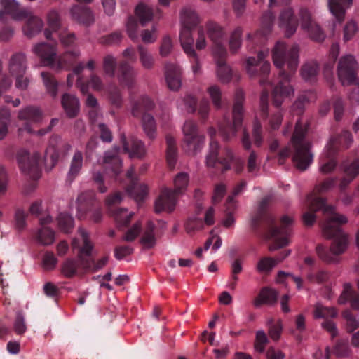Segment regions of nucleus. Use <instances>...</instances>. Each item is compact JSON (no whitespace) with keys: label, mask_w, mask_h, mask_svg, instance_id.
Returning a JSON list of instances; mask_svg holds the SVG:
<instances>
[{"label":"nucleus","mask_w":359,"mask_h":359,"mask_svg":"<svg viewBox=\"0 0 359 359\" xmlns=\"http://www.w3.org/2000/svg\"><path fill=\"white\" fill-rule=\"evenodd\" d=\"M299 48L293 45L287 48L286 44L278 41L273 50V60L275 66L279 69L278 82L272 90L273 104L276 108L271 116L269 111V90L264 88L260 96V111L263 119H269L271 130L279 128L283 121V114L279 107L286 98L294 93L291 78L294 74L299 63Z\"/></svg>","instance_id":"obj_1"},{"label":"nucleus","mask_w":359,"mask_h":359,"mask_svg":"<svg viewBox=\"0 0 359 359\" xmlns=\"http://www.w3.org/2000/svg\"><path fill=\"white\" fill-rule=\"evenodd\" d=\"M306 203L309 211L302 215L304 224L312 226L316 221L315 212L322 210L324 215V219L321 222L323 234L328 239H333L330 250L322 244L317 245L316 251L318 256L327 263L338 262L337 256L344 253L348 244V236L340 227L341 224L347 222V218L337 213L334 206L327 205L325 198L314 194L307 196Z\"/></svg>","instance_id":"obj_2"},{"label":"nucleus","mask_w":359,"mask_h":359,"mask_svg":"<svg viewBox=\"0 0 359 359\" xmlns=\"http://www.w3.org/2000/svg\"><path fill=\"white\" fill-rule=\"evenodd\" d=\"M269 201V197L261 200L257 212L252 218L251 227L266 239L273 241L269 248L270 251H274L289 244L293 219L284 215L280 219V225H278L274 217L266 211Z\"/></svg>","instance_id":"obj_3"},{"label":"nucleus","mask_w":359,"mask_h":359,"mask_svg":"<svg viewBox=\"0 0 359 359\" xmlns=\"http://www.w3.org/2000/svg\"><path fill=\"white\" fill-rule=\"evenodd\" d=\"M273 20V15L271 12H266L262 18L261 29L254 34L249 33L247 36L248 48L250 51L257 53V57H250L247 59V72L250 77H258L262 86L271 84L268 80L271 65L267 61H263L268 55L269 50H265L263 45L272 29Z\"/></svg>","instance_id":"obj_4"},{"label":"nucleus","mask_w":359,"mask_h":359,"mask_svg":"<svg viewBox=\"0 0 359 359\" xmlns=\"http://www.w3.org/2000/svg\"><path fill=\"white\" fill-rule=\"evenodd\" d=\"M309 127L307 121L304 122L302 118L297 121L290 140L291 145L285 147L278 153L280 164H283L285 160L292 155L297 169L305 170L311 165L313 161V154L310 151L311 144L306 137Z\"/></svg>","instance_id":"obj_5"},{"label":"nucleus","mask_w":359,"mask_h":359,"mask_svg":"<svg viewBox=\"0 0 359 359\" xmlns=\"http://www.w3.org/2000/svg\"><path fill=\"white\" fill-rule=\"evenodd\" d=\"M189 177L186 172H180L174 180L175 189L165 188L162 190L161 195L155 202V212L159 213L162 211L171 212L174 210L177 198L187 189Z\"/></svg>","instance_id":"obj_6"},{"label":"nucleus","mask_w":359,"mask_h":359,"mask_svg":"<svg viewBox=\"0 0 359 359\" xmlns=\"http://www.w3.org/2000/svg\"><path fill=\"white\" fill-rule=\"evenodd\" d=\"M1 4L5 11L17 20L27 18L24 27V34L31 38L39 33L43 26V22L39 18L31 15V13L25 8H21L19 4L15 0H1Z\"/></svg>","instance_id":"obj_7"},{"label":"nucleus","mask_w":359,"mask_h":359,"mask_svg":"<svg viewBox=\"0 0 359 359\" xmlns=\"http://www.w3.org/2000/svg\"><path fill=\"white\" fill-rule=\"evenodd\" d=\"M34 52L41 57L43 65L50 66L57 69L67 68L79 56L78 51H67L57 59L55 46L46 43H41L35 46Z\"/></svg>","instance_id":"obj_8"},{"label":"nucleus","mask_w":359,"mask_h":359,"mask_svg":"<svg viewBox=\"0 0 359 359\" xmlns=\"http://www.w3.org/2000/svg\"><path fill=\"white\" fill-rule=\"evenodd\" d=\"M244 93L241 90L236 92L233 107V122L229 118H224L219 125V130L224 140L228 141L235 137L243 123Z\"/></svg>","instance_id":"obj_9"},{"label":"nucleus","mask_w":359,"mask_h":359,"mask_svg":"<svg viewBox=\"0 0 359 359\" xmlns=\"http://www.w3.org/2000/svg\"><path fill=\"white\" fill-rule=\"evenodd\" d=\"M154 107V102L147 96H142L133 104L132 108L133 116L142 117L143 130L151 140L156 137V124L154 116L148 112Z\"/></svg>","instance_id":"obj_10"},{"label":"nucleus","mask_w":359,"mask_h":359,"mask_svg":"<svg viewBox=\"0 0 359 359\" xmlns=\"http://www.w3.org/2000/svg\"><path fill=\"white\" fill-rule=\"evenodd\" d=\"M182 130L184 136L183 149L188 155H196L203 147L204 135L199 133L196 123L190 120L184 123Z\"/></svg>","instance_id":"obj_11"},{"label":"nucleus","mask_w":359,"mask_h":359,"mask_svg":"<svg viewBox=\"0 0 359 359\" xmlns=\"http://www.w3.org/2000/svg\"><path fill=\"white\" fill-rule=\"evenodd\" d=\"M215 133L216 130L214 128L209 129L210 142L209 153L206 157V165L208 168H215L224 172L231 168V163L233 156L230 150H227L226 157H218L219 144L214 138Z\"/></svg>","instance_id":"obj_12"},{"label":"nucleus","mask_w":359,"mask_h":359,"mask_svg":"<svg viewBox=\"0 0 359 359\" xmlns=\"http://www.w3.org/2000/svg\"><path fill=\"white\" fill-rule=\"evenodd\" d=\"M17 160L22 173L33 180H37L41 175V158L39 153L31 155L25 149L20 150L17 154Z\"/></svg>","instance_id":"obj_13"},{"label":"nucleus","mask_w":359,"mask_h":359,"mask_svg":"<svg viewBox=\"0 0 359 359\" xmlns=\"http://www.w3.org/2000/svg\"><path fill=\"white\" fill-rule=\"evenodd\" d=\"M95 196V192L93 191H86L79 194L77 198V210L80 219L85 217L89 212L91 219L97 223L102 220V212Z\"/></svg>","instance_id":"obj_14"},{"label":"nucleus","mask_w":359,"mask_h":359,"mask_svg":"<svg viewBox=\"0 0 359 359\" xmlns=\"http://www.w3.org/2000/svg\"><path fill=\"white\" fill-rule=\"evenodd\" d=\"M123 56L126 60L120 61L118 67L117 77L122 85L128 88H132L135 82V72L134 69L129 65V62H135L136 61L135 50L133 48H126L123 52Z\"/></svg>","instance_id":"obj_15"},{"label":"nucleus","mask_w":359,"mask_h":359,"mask_svg":"<svg viewBox=\"0 0 359 359\" xmlns=\"http://www.w3.org/2000/svg\"><path fill=\"white\" fill-rule=\"evenodd\" d=\"M337 74L342 85H351L356 83L358 66L355 58L348 55L342 57L337 65Z\"/></svg>","instance_id":"obj_16"},{"label":"nucleus","mask_w":359,"mask_h":359,"mask_svg":"<svg viewBox=\"0 0 359 359\" xmlns=\"http://www.w3.org/2000/svg\"><path fill=\"white\" fill-rule=\"evenodd\" d=\"M18 119L21 123L20 130H25L32 133L33 126L37 125L43 119V112L40 108L35 106H27L18 111Z\"/></svg>","instance_id":"obj_17"},{"label":"nucleus","mask_w":359,"mask_h":359,"mask_svg":"<svg viewBox=\"0 0 359 359\" xmlns=\"http://www.w3.org/2000/svg\"><path fill=\"white\" fill-rule=\"evenodd\" d=\"M121 200L122 194L121 192L117 191L107 197L105 205L108 208L109 212L114 217L116 221L121 226H126L130 223L133 214L132 212L128 213L127 209L114 208L121 203Z\"/></svg>","instance_id":"obj_18"},{"label":"nucleus","mask_w":359,"mask_h":359,"mask_svg":"<svg viewBox=\"0 0 359 359\" xmlns=\"http://www.w3.org/2000/svg\"><path fill=\"white\" fill-rule=\"evenodd\" d=\"M208 36L213 44L214 55L223 57L227 54L225 46L226 34L223 28L217 23L208 22L206 24Z\"/></svg>","instance_id":"obj_19"},{"label":"nucleus","mask_w":359,"mask_h":359,"mask_svg":"<svg viewBox=\"0 0 359 359\" xmlns=\"http://www.w3.org/2000/svg\"><path fill=\"white\" fill-rule=\"evenodd\" d=\"M194 28L195 27L182 26L180 39L184 51L189 57L190 62L191 63L193 72L195 74H196L199 73L201 66L198 55L196 53L193 47L194 39L192 37L191 30Z\"/></svg>","instance_id":"obj_20"},{"label":"nucleus","mask_w":359,"mask_h":359,"mask_svg":"<svg viewBox=\"0 0 359 359\" xmlns=\"http://www.w3.org/2000/svg\"><path fill=\"white\" fill-rule=\"evenodd\" d=\"M71 147V145L63 141L60 136L53 135L45 152V159L50 160L53 167L61 156H65L69 152Z\"/></svg>","instance_id":"obj_21"},{"label":"nucleus","mask_w":359,"mask_h":359,"mask_svg":"<svg viewBox=\"0 0 359 359\" xmlns=\"http://www.w3.org/2000/svg\"><path fill=\"white\" fill-rule=\"evenodd\" d=\"M302 28L306 30L309 37L317 42H322L325 35L321 28L311 18L309 11L305 8H301L299 11Z\"/></svg>","instance_id":"obj_22"},{"label":"nucleus","mask_w":359,"mask_h":359,"mask_svg":"<svg viewBox=\"0 0 359 359\" xmlns=\"http://www.w3.org/2000/svg\"><path fill=\"white\" fill-rule=\"evenodd\" d=\"M120 142L124 153L128 154L130 158H142L146 153L144 143L134 136L126 139L124 133L120 134Z\"/></svg>","instance_id":"obj_23"},{"label":"nucleus","mask_w":359,"mask_h":359,"mask_svg":"<svg viewBox=\"0 0 359 359\" xmlns=\"http://www.w3.org/2000/svg\"><path fill=\"white\" fill-rule=\"evenodd\" d=\"M135 168L131 167L126 172V177L129 180V184L126 187V191L137 201H142L148 192L147 186L138 182L135 177Z\"/></svg>","instance_id":"obj_24"},{"label":"nucleus","mask_w":359,"mask_h":359,"mask_svg":"<svg viewBox=\"0 0 359 359\" xmlns=\"http://www.w3.org/2000/svg\"><path fill=\"white\" fill-rule=\"evenodd\" d=\"M279 26L285 29V36L290 37L297 30L298 20L291 8H284L279 17Z\"/></svg>","instance_id":"obj_25"},{"label":"nucleus","mask_w":359,"mask_h":359,"mask_svg":"<svg viewBox=\"0 0 359 359\" xmlns=\"http://www.w3.org/2000/svg\"><path fill=\"white\" fill-rule=\"evenodd\" d=\"M70 13L74 20L86 27L93 25L95 22L93 11L86 6L74 5L72 7Z\"/></svg>","instance_id":"obj_26"},{"label":"nucleus","mask_w":359,"mask_h":359,"mask_svg":"<svg viewBox=\"0 0 359 359\" xmlns=\"http://www.w3.org/2000/svg\"><path fill=\"white\" fill-rule=\"evenodd\" d=\"M352 142L351 133L348 130H343L340 134L330 138L327 149L332 151V154H337L338 150L348 148Z\"/></svg>","instance_id":"obj_27"},{"label":"nucleus","mask_w":359,"mask_h":359,"mask_svg":"<svg viewBox=\"0 0 359 359\" xmlns=\"http://www.w3.org/2000/svg\"><path fill=\"white\" fill-rule=\"evenodd\" d=\"M165 74L168 88L172 90H178L182 83L180 68L175 65L167 64Z\"/></svg>","instance_id":"obj_28"},{"label":"nucleus","mask_w":359,"mask_h":359,"mask_svg":"<svg viewBox=\"0 0 359 359\" xmlns=\"http://www.w3.org/2000/svg\"><path fill=\"white\" fill-rule=\"evenodd\" d=\"M104 164L106 170H110L113 176L117 179L121 172L122 161L116 151H108L104 156Z\"/></svg>","instance_id":"obj_29"},{"label":"nucleus","mask_w":359,"mask_h":359,"mask_svg":"<svg viewBox=\"0 0 359 359\" xmlns=\"http://www.w3.org/2000/svg\"><path fill=\"white\" fill-rule=\"evenodd\" d=\"M62 106L69 118L76 117L80 109L79 99L69 93H65L62 97Z\"/></svg>","instance_id":"obj_30"},{"label":"nucleus","mask_w":359,"mask_h":359,"mask_svg":"<svg viewBox=\"0 0 359 359\" xmlns=\"http://www.w3.org/2000/svg\"><path fill=\"white\" fill-rule=\"evenodd\" d=\"M8 69L13 76L26 74L27 60L25 54L22 53L13 54L9 62Z\"/></svg>","instance_id":"obj_31"},{"label":"nucleus","mask_w":359,"mask_h":359,"mask_svg":"<svg viewBox=\"0 0 359 359\" xmlns=\"http://www.w3.org/2000/svg\"><path fill=\"white\" fill-rule=\"evenodd\" d=\"M349 302L352 309L359 310V294L352 288L351 283L344 285V290L338 299L339 304H344Z\"/></svg>","instance_id":"obj_32"},{"label":"nucleus","mask_w":359,"mask_h":359,"mask_svg":"<svg viewBox=\"0 0 359 359\" xmlns=\"http://www.w3.org/2000/svg\"><path fill=\"white\" fill-rule=\"evenodd\" d=\"M353 0H328L327 6L330 13L339 22L344 19L346 8L349 7Z\"/></svg>","instance_id":"obj_33"},{"label":"nucleus","mask_w":359,"mask_h":359,"mask_svg":"<svg viewBox=\"0 0 359 359\" xmlns=\"http://www.w3.org/2000/svg\"><path fill=\"white\" fill-rule=\"evenodd\" d=\"M76 86L83 94L88 93V87L90 86L94 90L101 91L104 89V84L100 76L96 74H91L89 80L86 83L81 77L79 76L76 81Z\"/></svg>","instance_id":"obj_34"},{"label":"nucleus","mask_w":359,"mask_h":359,"mask_svg":"<svg viewBox=\"0 0 359 359\" xmlns=\"http://www.w3.org/2000/svg\"><path fill=\"white\" fill-rule=\"evenodd\" d=\"M318 72V63L315 61H309L302 65L300 74L305 81L312 83L316 81Z\"/></svg>","instance_id":"obj_35"},{"label":"nucleus","mask_w":359,"mask_h":359,"mask_svg":"<svg viewBox=\"0 0 359 359\" xmlns=\"http://www.w3.org/2000/svg\"><path fill=\"white\" fill-rule=\"evenodd\" d=\"M156 226L151 221H148L144 226L142 236L140 240L144 248L150 249L154 247L156 243L154 230Z\"/></svg>","instance_id":"obj_36"},{"label":"nucleus","mask_w":359,"mask_h":359,"mask_svg":"<svg viewBox=\"0 0 359 359\" xmlns=\"http://www.w3.org/2000/svg\"><path fill=\"white\" fill-rule=\"evenodd\" d=\"M135 15L142 26L151 21L154 16V8L145 4L140 3L135 9Z\"/></svg>","instance_id":"obj_37"},{"label":"nucleus","mask_w":359,"mask_h":359,"mask_svg":"<svg viewBox=\"0 0 359 359\" xmlns=\"http://www.w3.org/2000/svg\"><path fill=\"white\" fill-rule=\"evenodd\" d=\"M166 141V161L170 168H175L177 158V147L175 138L171 135H167Z\"/></svg>","instance_id":"obj_38"},{"label":"nucleus","mask_w":359,"mask_h":359,"mask_svg":"<svg viewBox=\"0 0 359 359\" xmlns=\"http://www.w3.org/2000/svg\"><path fill=\"white\" fill-rule=\"evenodd\" d=\"M227 54L223 57L215 55L217 65V74L219 79L223 83L229 82L231 79V70L226 64V57Z\"/></svg>","instance_id":"obj_39"},{"label":"nucleus","mask_w":359,"mask_h":359,"mask_svg":"<svg viewBox=\"0 0 359 359\" xmlns=\"http://www.w3.org/2000/svg\"><path fill=\"white\" fill-rule=\"evenodd\" d=\"M48 28L45 29L44 34L47 39H51L52 32H57L61 27V19L59 13L55 11H50L47 16Z\"/></svg>","instance_id":"obj_40"},{"label":"nucleus","mask_w":359,"mask_h":359,"mask_svg":"<svg viewBox=\"0 0 359 359\" xmlns=\"http://www.w3.org/2000/svg\"><path fill=\"white\" fill-rule=\"evenodd\" d=\"M278 294L276 290L269 287L261 290L259 295L254 300V305L259 307L264 304H273L277 300Z\"/></svg>","instance_id":"obj_41"},{"label":"nucleus","mask_w":359,"mask_h":359,"mask_svg":"<svg viewBox=\"0 0 359 359\" xmlns=\"http://www.w3.org/2000/svg\"><path fill=\"white\" fill-rule=\"evenodd\" d=\"M41 75L47 93L52 97H56L57 96L59 88V83L57 79L52 74L47 72H42Z\"/></svg>","instance_id":"obj_42"},{"label":"nucleus","mask_w":359,"mask_h":359,"mask_svg":"<svg viewBox=\"0 0 359 359\" xmlns=\"http://www.w3.org/2000/svg\"><path fill=\"white\" fill-rule=\"evenodd\" d=\"M181 20L184 27H196L199 23L197 13L190 7H186L182 10Z\"/></svg>","instance_id":"obj_43"},{"label":"nucleus","mask_w":359,"mask_h":359,"mask_svg":"<svg viewBox=\"0 0 359 359\" xmlns=\"http://www.w3.org/2000/svg\"><path fill=\"white\" fill-rule=\"evenodd\" d=\"M83 154L80 151H76L71 161L70 168L67 178L72 181L79 173L83 165Z\"/></svg>","instance_id":"obj_44"},{"label":"nucleus","mask_w":359,"mask_h":359,"mask_svg":"<svg viewBox=\"0 0 359 359\" xmlns=\"http://www.w3.org/2000/svg\"><path fill=\"white\" fill-rule=\"evenodd\" d=\"M345 172L348 177L344 178L340 182L341 190H344L348 184L358 175L359 173V159L355 160L352 162L346 169Z\"/></svg>","instance_id":"obj_45"},{"label":"nucleus","mask_w":359,"mask_h":359,"mask_svg":"<svg viewBox=\"0 0 359 359\" xmlns=\"http://www.w3.org/2000/svg\"><path fill=\"white\" fill-rule=\"evenodd\" d=\"M74 218L67 212H61L57 217V225L61 231L69 233L74 228Z\"/></svg>","instance_id":"obj_46"},{"label":"nucleus","mask_w":359,"mask_h":359,"mask_svg":"<svg viewBox=\"0 0 359 359\" xmlns=\"http://www.w3.org/2000/svg\"><path fill=\"white\" fill-rule=\"evenodd\" d=\"M226 218L223 222L225 227L229 228L234 224V218L233 213L236 210V201L233 199V196H228L225 204Z\"/></svg>","instance_id":"obj_47"},{"label":"nucleus","mask_w":359,"mask_h":359,"mask_svg":"<svg viewBox=\"0 0 359 359\" xmlns=\"http://www.w3.org/2000/svg\"><path fill=\"white\" fill-rule=\"evenodd\" d=\"M11 123V112L6 107L0 108V140H3L8 133V125Z\"/></svg>","instance_id":"obj_48"},{"label":"nucleus","mask_w":359,"mask_h":359,"mask_svg":"<svg viewBox=\"0 0 359 359\" xmlns=\"http://www.w3.org/2000/svg\"><path fill=\"white\" fill-rule=\"evenodd\" d=\"M276 265V259L263 257L258 261L256 269L259 273L269 274Z\"/></svg>","instance_id":"obj_49"},{"label":"nucleus","mask_w":359,"mask_h":359,"mask_svg":"<svg viewBox=\"0 0 359 359\" xmlns=\"http://www.w3.org/2000/svg\"><path fill=\"white\" fill-rule=\"evenodd\" d=\"M137 50L142 67L147 69H152L154 65V58L148 51L147 48L144 47L142 45H139L137 46Z\"/></svg>","instance_id":"obj_50"},{"label":"nucleus","mask_w":359,"mask_h":359,"mask_svg":"<svg viewBox=\"0 0 359 359\" xmlns=\"http://www.w3.org/2000/svg\"><path fill=\"white\" fill-rule=\"evenodd\" d=\"M37 240L43 245L52 244L55 241V232L49 227L42 226L37 233Z\"/></svg>","instance_id":"obj_51"},{"label":"nucleus","mask_w":359,"mask_h":359,"mask_svg":"<svg viewBox=\"0 0 359 359\" xmlns=\"http://www.w3.org/2000/svg\"><path fill=\"white\" fill-rule=\"evenodd\" d=\"M314 318H335L337 316V311L334 307H326L320 304H317L314 309Z\"/></svg>","instance_id":"obj_52"},{"label":"nucleus","mask_w":359,"mask_h":359,"mask_svg":"<svg viewBox=\"0 0 359 359\" xmlns=\"http://www.w3.org/2000/svg\"><path fill=\"white\" fill-rule=\"evenodd\" d=\"M79 266L78 262L75 259H67L62 265V273L66 278H72L76 274Z\"/></svg>","instance_id":"obj_53"},{"label":"nucleus","mask_w":359,"mask_h":359,"mask_svg":"<svg viewBox=\"0 0 359 359\" xmlns=\"http://www.w3.org/2000/svg\"><path fill=\"white\" fill-rule=\"evenodd\" d=\"M243 29L241 27H236L231 33L229 39V48L232 53H236L241 46V36Z\"/></svg>","instance_id":"obj_54"},{"label":"nucleus","mask_w":359,"mask_h":359,"mask_svg":"<svg viewBox=\"0 0 359 359\" xmlns=\"http://www.w3.org/2000/svg\"><path fill=\"white\" fill-rule=\"evenodd\" d=\"M79 233L82 238L83 245L79 248V255L89 257L91 255L93 245L90 241L88 233L83 229H80Z\"/></svg>","instance_id":"obj_55"},{"label":"nucleus","mask_w":359,"mask_h":359,"mask_svg":"<svg viewBox=\"0 0 359 359\" xmlns=\"http://www.w3.org/2000/svg\"><path fill=\"white\" fill-rule=\"evenodd\" d=\"M309 103V98L306 95H299L293 103L291 111L293 114L300 116L304 113L305 106Z\"/></svg>","instance_id":"obj_56"},{"label":"nucleus","mask_w":359,"mask_h":359,"mask_svg":"<svg viewBox=\"0 0 359 359\" xmlns=\"http://www.w3.org/2000/svg\"><path fill=\"white\" fill-rule=\"evenodd\" d=\"M343 316L346 320V329L348 332L351 333L359 327V321L350 310L344 311Z\"/></svg>","instance_id":"obj_57"},{"label":"nucleus","mask_w":359,"mask_h":359,"mask_svg":"<svg viewBox=\"0 0 359 359\" xmlns=\"http://www.w3.org/2000/svg\"><path fill=\"white\" fill-rule=\"evenodd\" d=\"M269 339L266 333L263 330H259L256 332L255 341V349L259 353L265 351V346L268 344Z\"/></svg>","instance_id":"obj_58"},{"label":"nucleus","mask_w":359,"mask_h":359,"mask_svg":"<svg viewBox=\"0 0 359 359\" xmlns=\"http://www.w3.org/2000/svg\"><path fill=\"white\" fill-rule=\"evenodd\" d=\"M332 151L327 149V160L326 162L323 163L320 166V171L324 174H327L332 170H334L337 166V161L334 159V156L336 154H331Z\"/></svg>","instance_id":"obj_59"},{"label":"nucleus","mask_w":359,"mask_h":359,"mask_svg":"<svg viewBox=\"0 0 359 359\" xmlns=\"http://www.w3.org/2000/svg\"><path fill=\"white\" fill-rule=\"evenodd\" d=\"M122 40L121 32L116 31L111 34L102 36L100 42L106 46H114L118 44Z\"/></svg>","instance_id":"obj_60"},{"label":"nucleus","mask_w":359,"mask_h":359,"mask_svg":"<svg viewBox=\"0 0 359 359\" xmlns=\"http://www.w3.org/2000/svg\"><path fill=\"white\" fill-rule=\"evenodd\" d=\"M57 263V259L52 252L47 251L42 258V267L46 271H51L55 269Z\"/></svg>","instance_id":"obj_61"},{"label":"nucleus","mask_w":359,"mask_h":359,"mask_svg":"<svg viewBox=\"0 0 359 359\" xmlns=\"http://www.w3.org/2000/svg\"><path fill=\"white\" fill-rule=\"evenodd\" d=\"M295 330H292V334L295 335L297 341H302L301 334L306 330V320L302 314H299L295 318Z\"/></svg>","instance_id":"obj_62"},{"label":"nucleus","mask_w":359,"mask_h":359,"mask_svg":"<svg viewBox=\"0 0 359 359\" xmlns=\"http://www.w3.org/2000/svg\"><path fill=\"white\" fill-rule=\"evenodd\" d=\"M116 65V60L112 55H108L104 57L103 61V69L105 74L110 77H114L115 75Z\"/></svg>","instance_id":"obj_63"},{"label":"nucleus","mask_w":359,"mask_h":359,"mask_svg":"<svg viewBox=\"0 0 359 359\" xmlns=\"http://www.w3.org/2000/svg\"><path fill=\"white\" fill-rule=\"evenodd\" d=\"M307 279L310 283L322 284L328 280L329 273L325 271H318L316 273L309 271L307 275Z\"/></svg>","instance_id":"obj_64"}]
</instances>
